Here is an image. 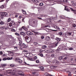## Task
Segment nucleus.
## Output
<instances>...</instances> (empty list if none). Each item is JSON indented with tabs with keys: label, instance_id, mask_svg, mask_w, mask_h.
<instances>
[{
	"label": "nucleus",
	"instance_id": "obj_1",
	"mask_svg": "<svg viewBox=\"0 0 76 76\" xmlns=\"http://www.w3.org/2000/svg\"><path fill=\"white\" fill-rule=\"evenodd\" d=\"M15 61H16V62H18V63H20L21 64H22V65H24V64L22 63L23 62L22 60L19 58H15Z\"/></svg>",
	"mask_w": 76,
	"mask_h": 76
},
{
	"label": "nucleus",
	"instance_id": "obj_2",
	"mask_svg": "<svg viewBox=\"0 0 76 76\" xmlns=\"http://www.w3.org/2000/svg\"><path fill=\"white\" fill-rule=\"evenodd\" d=\"M33 23H32V25H33L34 26H35L37 25L38 23V21L36 20H34L32 21Z\"/></svg>",
	"mask_w": 76,
	"mask_h": 76
},
{
	"label": "nucleus",
	"instance_id": "obj_3",
	"mask_svg": "<svg viewBox=\"0 0 76 76\" xmlns=\"http://www.w3.org/2000/svg\"><path fill=\"white\" fill-rule=\"evenodd\" d=\"M13 70H9L8 71L6 72V73H7L8 74H10V75L9 76H11V75H12V73L13 72Z\"/></svg>",
	"mask_w": 76,
	"mask_h": 76
},
{
	"label": "nucleus",
	"instance_id": "obj_4",
	"mask_svg": "<svg viewBox=\"0 0 76 76\" xmlns=\"http://www.w3.org/2000/svg\"><path fill=\"white\" fill-rule=\"evenodd\" d=\"M58 43H59V42H58L56 43H55V45H51L50 46V48H54V47H56V46H57V44H58Z\"/></svg>",
	"mask_w": 76,
	"mask_h": 76
},
{
	"label": "nucleus",
	"instance_id": "obj_5",
	"mask_svg": "<svg viewBox=\"0 0 76 76\" xmlns=\"http://www.w3.org/2000/svg\"><path fill=\"white\" fill-rule=\"evenodd\" d=\"M15 25V22L13 21H11L10 22V23L9 24L8 26L9 28H11V26H12V25Z\"/></svg>",
	"mask_w": 76,
	"mask_h": 76
},
{
	"label": "nucleus",
	"instance_id": "obj_6",
	"mask_svg": "<svg viewBox=\"0 0 76 76\" xmlns=\"http://www.w3.org/2000/svg\"><path fill=\"white\" fill-rule=\"evenodd\" d=\"M63 46H60L56 50L57 51H61L63 50Z\"/></svg>",
	"mask_w": 76,
	"mask_h": 76
},
{
	"label": "nucleus",
	"instance_id": "obj_7",
	"mask_svg": "<svg viewBox=\"0 0 76 76\" xmlns=\"http://www.w3.org/2000/svg\"><path fill=\"white\" fill-rule=\"evenodd\" d=\"M1 15L2 16H5L6 17V16L8 15L7 13V12H2L1 13Z\"/></svg>",
	"mask_w": 76,
	"mask_h": 76
},
{
	"label": "nucleus",
	"instance_id": "obj_8",
	"mask_svg": "<svg viewBox=\"0 0 76 76\" xmlns=\"http://www.w3.org/2000/svg\"><path fill=\"white\" fill-rule=\"evenodd\" d=\"M18 40L19 41V45H21L22 43V39L21 38H19Z\"/></svg>",
	"mask_w": 76,
	"mask_h": 76
},
{
	"label": "nucleus",
	"instance_id": "obj_9",
	"mask_svg": "<svg viewBox=\"0 0 76 76\" xmlns=\"http://www.w3.org/2000/svg\"><path fill=\"white\" fill-rule=\"evenodd\" d=\"M48 31H46L47 32H51V31H57V30H53V29H51L49 28L48 29Z\"/></svg>",
	"mask_w": 76,
	"mask_h": 76
},
{
	"label": "nucleus",
	"instance_id": "obj_10",
	"mask_svg": "<svg viewBox=\"0 0 76 76\" xmlns=\"http://www.w3.org/2000/svg\"><path fill=\"white\" fill-rule=\"evenodd\" d=\"M53 63H55L56 64H59V62L58 61L56 60H54L53 61Z\"/></svg>",
	"mask_w": 76,
	"mask_h": 76
},
{
	"label": "nucleus",
	"instance_id": "obj_11",
	"mask_svg": "<svg viewBox=\"0 0 76 76\" xmlns=\"http://www.w3.org/2000/svg\"><path fill=\"white\" fill-rule=\"evenodd\" d=\"M26 34L28 35H32L33 33L30 31H27L26 32Z\"/></svg>",
	"mask_w": 76,
	"mask_h": 76
},
{
	"label": "nucleus",
	"instance_id": "obj_12",
	"mask_svg": "<svg viewBox=\"0 0 76 76\" xmlns=\"http://www.w3.org/2000/svg\"><path fill=\"white\" fill-rule=\"evenodd\" d=\"M46 53H53L54 51L51 49H50L49 50H47L46 51Z\"/></svg>",
	"mask_w": 76,
	"mask_h": 76
},
{
	"label": "nucleus",
	"instance_id": "obj_13",
	"mask_svg": "<svg viewBox=\"0 0 76 76\" xmlns=\"http://www.w3.org/2000/svg\"><path fill=\"white\" fill-rule=\"evenodd\" d=\"M18 74L19 75H20L21 76H24V74H23V72L22 71H19L18 72Z\"/></svg>",
	"mask_w": 76,
	"mask_h": 76
},
{
	"label": "nucleus",
	"instance_id": "obj_14",
	"mask_svg": "<svg viewBox=\"0 0 76 76\" xmlns=\"http://www.w3.org/2000/svg\"><path fill=\"white\" fill-rule=\"evenodd\" d=\"M20 35H23V37H25L24 36L26 35V34H25L24 32H21L20 33Z\"/></svg>",
	"mask_w": 76,
	"mask_h": 76
},
{
	"label": "nucleus",
	"instance_id": "obj_15",
	"mask_svg": "<svg viewBox=\"0 0 76 76\" xmlns=\"http://www.w3.org/2000/svg\"><path fill=\"white\" fill-rule=\"evenodd\" d=\"M70 9L72 11L73 13H74V14H76V10H74L73 8H70Z\"/></svg>",
	"mask_w": 76,
	"mask_h": 76
},
{
	"label": "nucleus",
	"instance_id": "obj_16",
	"mask_svg": "<svg viewBox=\"0 0 76 76\" xmlns=\"http://www.w3.org/2000/svg\"><path fill=\"white\" fill-rule=\"evenodd\" d=\"M25 55L26 56V57H28L30 55V54L29 53H25Z\"/></svg>",
	"mask_w": 76,
	"mask_h": 76
},
{
	"label": "nucleus",
	"instance_id": "obj_17",
	"mask_svg": "<svg viewBox=\"0 0 76 76\" xmlns=\"http://www.w3.org/2000/svg\"><path fill=\"white\" fill-rule=\"evenodd\" d=\"M22 28H23V29H24V30H25V31H28V29H27V28H26V27H25V26H23L22 27Z\"/></svg>",
	"mask_w": 76,
	"mask_h": 76
},
{
	"label": "nucleus",
	"instance_id": "obj_18",
	"mask_svg": "<svg viewBox=\"0 0 76 76\" xmlns=\"http://www.w3.org/2000/svg\"><path fill=\"white\" fill-rule=\"evenodd\" d=\"M22 12L23 13V14H24V15H26V12L25 10H22Z\"/></svg>",
	"mask_w": 76,
	"mask_h": 76
},
{
	"label": "nucleus",
	"instance_id": "obj_19",
	"mask_svg": "<svg viewBox=\"0 0 76 76\" xmlns=\"http://www.w3.org/2000/svg\"><path fill=\"white\" fill-rule=\"evenodd\" d=\"M34 2V3H38V1H37V0H32Z\"/></svg>",
	"mask_w": 76,
	"mask_h": 76
},
{
	"label": "nucleus",
	"instance_id": "obj_20",
	"mask_svg": "<svg viewBox=\"0 0 76 76\" xmlns=\"http://www.w3.org/2000/svg\"><path fill=\"white\" fill-rule=\"evenodd\" d=\"M47 48V46L46 45H43V46L42 47V49H45V48Z\"/></svg>",
	"mask_w": 76,
	"mask_h": 76
},
{
	"label": "nucleus",
	"instance_id": "obj_21",
	"mask_svg": "<svg viewBox=\"0 0 76 76\" xmlns=\"http://www.w3.org/2000/svg\"><path fill=\"white\" fill-rule=\"evenodd\" d=\"M34 45H35V46H37V45H38V43L37 42H34Z\"/></svg>",
	"mask_w": 76,
	"mask_h": 76
},
{
	"label": "nucleus",
	"instance_id": "obj_22",
	"mask_svg": "<svg viewBox=\"0 0 76 76\" xmlns=\"http://www.w3.org/2000/svg\"><path fill=\"white\" fill-rule=\"evenodd\" d=\"M56 41H60V38H58V37H56Z\"/></svg>",
	"mask_w": 76,
	"mask_h": 76
},
{
	"label": "nucleus",
	"instance_id": "obj_23",
	"mask_svg": "<svg viewBox=\"0 0 76 76\" xmlns=\"http://www.w3.org/2000/svg\"><path fill=\"white\" fill-rule=\"evenodd\" d=\"M3 69V67L2 66H0V71H3V70H4V69Z\"/></svg>",
	"mask_w": 76,
	"mask_h": 76
},
{
	"label": "nucleus",
	"instance_id": "obj_24",
	"mask_svg": "<svg viewBox=\"0 0 76 76\" xmlns=\"http://www.w3.org/2000/svg\"><path fill=\"white\" fill-rule=\"evenodd\" d=\"M66 73H68V76H71L72 75L70 73H71V72H70L69 71H67Z\"/></svg>",
	"mask_w": 76,
	"mask_h": 76
},
{
	"label": "nucleus",
	"instance_id": "obj_25",
	"mask_svg": "<svg viewBox=\"0 0 76 76\" xmlns=\"http://www.w3.org/2000/svg\"><path fill=\"white\" fill-rule=\"evenodd\" d=\"M51 68V69H56V66H51L50 67Z\"/></svg>",
	"mask_w": 76,
	"mask_h": 76
},
{
	"label": "nucleus",
	"instance_id": "obj_26",
	"mask_svg": "<svg viewBox=\"0 0 76 76\" xmlns=\"http://www.w3.org/2000/svg\"><path fill=\"white\" fill-rule=\"evenodd\" d=\"M46 40L47 41H49L50 39V37H47L46 39Z\"/></svg>",
	"mask_w": 76,
	"mask_h": 76
},
{
	"label": "nucleus",
	"instance_id": "obj_27",
	"mask_svg": "<svg viewBox=\"0 0 76 76\" xmlns=\"http://www.w3.org/2000/svg\"><path fill=\"white\" fill-rule=\"evenodd\" d=\"M53 28H55V29H58V27H57V26L56 25L53 26Z\"/></svg>",
	"mask_w": 76,
	"mask_h": 76
},
{
	"label": "nucleus",
	"instance_id": "obj_28",
	"mask_svg": "<svg viewBox=\"0 0 76 76\" xmlns=\"http://www.w3.org/2000/svg\"><path fill=\"white\" fill-rule=\"evenodd\" d=\"M52 19H53V20H56V19H57V17H52Z\"/></svg>",
	"mask_w": 76,
	"mask_h": 76
},
{
	"label": "nucleus",
	"instance_id": "obj_29",
	"mask_svg": "<svg viewBox=\"0 0 76 76\" xmlns=\"http://www.w3.org/2000/svg\"><path fill=\"white\" fill-rule=\"evenodd\" d=\"M14 49L15 50H18V48L17 46H14Z\"/></svg>",
	"mask_w": 76,
	"mask_h": 76
},
{
	"label": "nucleus",
	"instance_id": "obj_30",
	"mask_svg": "<svg viewBox=\"0 0 76 76\" xmlns=\"http://www.w3.org/2000/svg\"><path fill=\"white\" fill-rule=\"evenodd\" d=\"M7 64H2L1 65V66L2 67H6V66Z\"/></svg>",
	"mask_w": 76,
	"mask_h": 76
},
{
	"label": "nucleus",
	"instance_id": "obj_31",
	"mask_svg": "<svg viewBox=\"0 0 76 76\" xmlns=\"http://www.w3.org/2000/svg\"><path fill=\"white\" fill-rule=\"evenodd\" d=\"M26 45L24 43H23L22 44V46H24L23 47L24 48H26Z\"/></svg>",
	"mask_w": 76,
	"mask_h": 76
},
{
	"label": "nucleus",
	"instance_id": "obj_32",
	"mask_svg": "<svg viewBox=\"0 0 76 76\" xmlns=\"http://www.w3.org/2000/svg\"><path fill=\"white\" fill-rule=\"evenodd\" d=\"M3 75L0 74V76H4V75H7L6 74V73H3Z\"/></svg>",
	"mask_w": 76,
	"mask_h": 76
},
{
	"label": "nucleus",
	"instance_id": "obj_33",
	"mask_svg": "<svg viewBox=\"0 0 76 76\" xmlns=\"http://www.w3.org/2000/svg\"><path fill=\"white\" fill-rule=\"evenodd\" d=\"M62 58H63V57L62 56L58 58V59H59V60H62Z\"/></svg>",
	"mask_w": 76,
	"mask_h": 76
},
{
	"label": "nucleus",
	"instance_id": "obj_34",
	"mask_svg": "<svg viewBox=\"0 0 76 76\" xmlns=\"http://www.w3.org/2000/svg\"><path fill=\"white\" fill-rule=\"evenodd\" d=\"M10 36H12V35H6V37L7 38H9V37H10Z\"/></svg>",
	"mask_w": 76,
	"mask_h": 76
},
{
	"label": "nucleus",
	"instance_id": "obj_35",
	"mask_svg": "<svg viewBox=\"0 0 76 76\" xmlns=\"http://www.w3.org/2000/svg\"><path fill=\"white\" fill-rule=\"evenodd\" d=\"M39 6H43V3H40L39 4Z\"/></svg>",
	"mask_w": 76,
	"mask_h": 76
},
{
	"label": "nucleus",
	"instance_id": "obj_36",
	"mask_svg": "<svg viewBox=\"0 0 76 76\" xmlns=\"http://www.w3.org/2000/svg\"><path fill=\"white\" fill-rule=\"evenodd\" d=\"M11 21V18H8V20H7V22H10Z\"/></svg>",
	"mask_w": 76,
	"mask_h": 76
},
{
	"label": "nucleus",
	"instance_id": "obj_37",
	"mask_svg": "<svg viewBox=\"0 0 76 76\" xmlns=\"http://www.w3.org/2000/svg\"><path fill=\"white\" fill-rule=\"evenodd\" d=\"M10 66H11V67H14V66H15V65L13 64H10Z\"/></svg>",
	"mask_w": 76,
	"mask_h": 76
},
{
	"label": "nucleus",
	"instance_id": "obj_38",
	"mask_svg": "<svg viewBox=\"0 0 76 76\" xmlns=\"http://www.w3.org/2000/svg\"><path fill=\"white\" fill-rule=\"evenodd\" d=\"M24 38H25V39H26H26H28V38H29L28 37L26 36V37H25V36H24Z\"/></svg>",
	"mask_w": 76,
	"mask_h": 76
},
{
	"label": "nucleus",
	"instance_id": "obj_39",
	"mask_svg": "<svg viewBox=\"0 0 76 76\" xmlns=\"http://www.w3.org/2000/svg\"><path fill=\"white\" fill-rule=\"evenodd\" d=\"M24 64H25L26 65V66H29V64H28L25 62H24Z\"/></svg>",
	"mask_w": 76,
	"mask_h": 76
},
{
	"label": "nucleus",
	"instance_id": "obj_40",
	"mask_svg": "<svg viewBox=\"0 0 76 76\" xmlns=\"http://www.w3.org/2000/svg\"><path fill=\"white\" fill-rule=\"evenodd\" d=\"M11 31L12 32H15V31H16L14 29H11Z\"/></svg>",
	"mask_w": 76,
	"mask_h": 76
},
{
	"label": "nucleus",
	"instance_id": "obj_41",
	"mask_svg": "<svg viewBox=\"0 0 76 76\" xmlns=\"http://www.w3.org/2000/svg\"><path fill=\"white\" fill-rule=\"evenodd\" d=\"M72 26L73 27H74V28H75V27H76V25L75 24H72Z\"/></svg>",
	"mask_w": 76,
	"mask_h": 76
},
{
	"label": "nucleus",
	"instance_id": "obj_42",
	"mask_svg": "<svg viewBox=\"0 0 76 76\" xmlns=\"http://www.w3.org/2000/svg\"><path fill=\"white\" fill-rule=\"evenodd\" d=\"M15 34L16 35H17V36H20V35L17 33H15Z\"/></svg>",
	"mask_w": 76,
	"mask_h": 76
},
{
	"label": "nucleus",
	"instance_id": "obj_43",
	"mask_svg": "<svg viewBox=\"0 0 76 76\" xmlns=\"http://www.w3.org/2000/svg\"><path fill=\"white\" fill-rule=\"evenodd\" d=\"M0 23V24H1V25H3V24H4V22H3V21H1Z\"/></svg>",
	"mask_w": 76,
	"mask_h": 76
},
{
	"label": "nucleus",
	"instance_id": "obj_44",
	"mask_svg": "<svg viewBox=\"0 0 76 76\" xmlns=\"http://www.w3.org/2000/svg\"><path fill=\"white\" fill-rule=\"evenodd\" d=\"M4 28H5V27H1V29H4Z\"/></svg>",
	"mask_w": 76,
	"mask_h": 76
},
{
	"label": "nucleus",
	"instance_id": "obj_45",
	"mask_svg": "<svg viewBox=\"0 0 76 76\" xmlns=\"http://www.w3.org/2000/svg\"><path fill=\"white\" fill-rule=\"evenodd\" d=\"M34 33L36 34H37V35H38V34H39V33H38V32H34Z\"/></svg>",
	"mask_w": 76,
	"mask_h": 76
},
{
	"label": "nucleus",
	"instance_id": "obj_46",
	"mask_svg": "<svg viewBox=\"0 0 76 76\" xmlns=\"http://www.w3.org/2000/svg\"><path fill=\"white\" fill-rule=\"evenodd\" d=\"M39 56H41V57H43V54H39Z\"/></svg>",
	"mask_w": 76,
	"mask_h": 76
},
{
	"label": "nucleus",
	"instance_id": "obj_47",
	"mask_svg": "<svg viewBox=\"0 0 76 76\" xmlns=\"http://www.w3.org/2000/svg\"><path fill=\"white\" fill-rule=\"evenodd\" d=\"M72 35V33H71L68 32V35Z\"/></svg>",
	"mask_w": 76,
	"mask_h": 76
},
{
	"label": "nucleus",
	"instance_id": "obj_48",
	"mask_svg": "<svg viewBox=\"0 0 76 76\" xmlns=\"http://www.w3.org/2000/svg\"><path fill=\"white\" fill-rule=\"evenodd\" d=\"M65 10H66L67 11V12H69V9H67V8H66L65 9Z\"/></svg>",
	"mask_w": 76,
	"mask_h": 76
},
{
	"label": "nucleus",
	"instance_id": "obj_49",
	"mask_svg": "<svg viewBox=\"0 0 76 76\" xmlns=\"http://www.w3.org/2000/svg\"><path fill=\"white\" fill-rule=\"evenodd\" d=\"M39 60H37L36 61V63H39Z\"/></svg>",
	"mask_w": 76,
	"mask_h": 76
},
{
	"label": "nucleus",
	"instance_id": "obj_50",
	"mask_svg": "<svg viewBox=\"0 0 76 76\" xmlns=\"http://www.w3.org/2000/svg\"><path fill=\"white\" fill-rule=\"evenodd\" d=\"M7 60V58H3V60H4V61L5 60Z\"/></svg>",
	"mask_w": 76,
	"mask_h": 76
},
{
	"label": "nucleus",
	"instance_id": "obj_51",
	"mask_svg": "<svg viewBox=\"0 0 76 76\" xmlns=\"http://www.w3.org/2000/svg\"><path fill=\"white\" fill-rule=\"evenodd\" d=\"M34 60H37V56H35L34 58Z\"/></svg>",
	"mask_w": 76,
	"mask_h": 76
},
{
	"label": "nucleus",
	"instance_id": "obj_52",
	"mask_svg": "<svg viewBox=\"0 0 76 76\" xmlns=\"http://www.w3.org/2000/svg\"><path fill=\"white\" fill-rule=\"evenodd\" d=\"M4 7V5H2V6H0V8L1 9H3V8Z\"/></svg>",
	"mask_w": 76,
	"mask_h": 76
},
{
	"label": "nucleus",
	"instance_id": "obj_53",
	"mask_svg": "<svg viewBox=\"0 0 76 76\" xmlns=\"http://www.w3.org/2000/svg\"><path fill=\"white\" fill-rule=\"evenodd\" d=\"M35 49L32 50H31V52H32V53H34V52H35Z\"/></svg>",
	"mask_w": 76,
	"mask_h": 76
},
{
	"label": "nucleus",
	"instance_id": "obj_54",
	"mask_svg": "<svg viewBox=\"0 0 76 76\" xmlns=\"http://www.w3.org/2000/svg\"><path fill=\"white\" fill-rule=\"evenodd\" d=\"M61 17V18H63V19H64V18H66V17H65L64 15H63V17Z\"/></svg>",
	"mask_w": 76,
	"mask_h": 76
},
{
	"label": "nucleus",
	"instance_id": "obj_55",
	"mask_svg": "<svg viewBox=\"0 0 76 76\" xmlns=\"http://www.w3.org/2000/svg\"><path fill=\"white\" fill-rule=\"evenodd\" d=\"M69 50H73V48H69Z\"/></svg>",
	"mask_w": 76,
	"mask_h": 76
},
{
	"label": "nucleus",
	"instance_id": "obj_56",
	"mask_svg": "<svg viewBox=\"0 0 76 76\" xmlns=\"http://www.w3.org/2000/svg\"><path fill=\"white\" fill-rule=\"evenodd\" d=\"M55 56V55H54V54H52L51 55V56L52 57H54V56Z\"/></svg>",
	"mask_w": 76,
	"mask_h": 76
},
{
	"label": "nucleus",
	"instance_id": "obj_57",
	"mask_svg": "<svg viewBox=\"0 0 76 76\" xmlns=\"http://www.w3.org/2000/svg\"><path fill=\"white\" fill-rule=\"evenodd\" d=\"M48 75V73L47 72L45 73V75Z\"/></svg>",
	"mask_w": 76,
	"mask_h": 76
},
{
	"label": "nucleus",
	"instance_id": "obj_58",
	"mask_svg": "<svg viewBox=\"0 0 76 76\" xmlns=\"http://www.w3.org/2000/svg\"><path fill=\"white\" fill-rule=\"evenodd\" d=\"M63 34V33L61 32H59V35H62V34Z\"/></svg>",
	"mask_w": 76,
	"mask_h": 76
},
{
	"label": "nucleus",
	"instance_id": "obj_59",
	"mask_svg": "<svg viewBox=\"0 0 76 76\" xmlns=\"http://www.w3.org/2000/svg\"><path fill=\"white\" fill-rule=\"evenodd\" d=\"M64 2L67 3V0H63Z\"/></svg>",
	"mask_w": 76,
	"mask_h": 76
},
{
	"label": "nucleus",
	"instance_id": "obj_60",
	"mask_svg": "<svg viewBox=\"0 0 76 76\" xmlns=\"http://www.w3.org/2000/svg\"><path fill=\"white\" fill-rule=\"evenodd\" d=\"M30 59V60H31V61H34L33 59L31 58Z\"/></svg>",
	"mask_w": 76,
	"mask_h": 76
},
{
	"label": "nucleus",
	"instance_id": "obj_61",
	"mask_svg": "<svg viewBox=\"0 0 76 76\" xmlns=\"http://www.w3.org/2000/svg\"><path fill=\"white\" fill-rule=\"evenodd\" d=\"M41 39H44V36H42L41 37Z\"/></svg>",
	"mask_w": 76,
	"mask_h": 76
},
{
	"label": "nucleus",
	"instance_id": "obj_62",
	"mask_svg": "<svg viewBox=\"0 0 76 76\" xmlns=\"http://www.w3.org/2000/svg\"><path fill=\"white\" fill-rule=\"evenodd\" d=\"M0 54L1 55H2V54H3V52H2V51L0 52Z\"/></svg>",
	"mask_w": 76,
	"mask_h": 76
},
{
	"label": "nucleus",
	"instance_id": "obj_63",
	"mask_svg": "<svg viewBox=\"0 0 76 76\" xmlns=\"http://www.w3.org/2000/svg\"><path fill=\"white\" fill-rule=\"evenodd\" d=\"M1 34H4V32L3 31H1Z\"/></svg>",
	"mask_w": 76,
	"mask_h": 76
},
{
	"label": "nucleus",
	"instance_id": "obj_64",
	"mask_svg": "<svg viewBox=\"0 0 76 76\" xmlns=\"http://www.w3.org/2000/svg\"><path fill=\"white\" fill-rule=\"evenodd\" d=\"M22 28H22H22H20V31H22Z\"/></svg>",
	"mask_w": 76,
	"mask_h": 76
}]
</instances>
